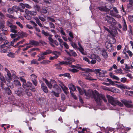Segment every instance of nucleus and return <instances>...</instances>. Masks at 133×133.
Wrapping results in <instances>:
<instances>
[{"mask_svg": "<svg viewBox=\"0 0 133 133\" xmlns=\"http://www.w3.org/2000/svg\"><path fill=\"white\" fill-rule=\"evenodd\" d=\"M78 83L79 85L82 87L84 88L86 87V85L82 81L79 80L78 81Z\"/></svg>", "mask_w": 133, "mask_h": 133, "instance_id": "obj_32", "label": "nucleus"}, {"mask_svg": "<svg viewBox=\"0 0 133 133\" xmlns=\"http://www.w3.org/2000/svg\"><path fill=\"white\" fill-rule=\"evenodd\" d=\"M97 99L99 102H96L99 105H101L102 99H103L105 102H107V99L104 95L101 94H99V93L97 97Z\"/></svg>", "mask_w": 133, "mask_h": 133, "instance_id": "obj_8", "label": "nucleus"}, {"mask_svg": "<svg viewBox=\"0 0 133 133\" xmlns=\"http://www.w3.org/2000/svg\"><path fill=\"white\" fill-rule=\"evenodd\" d=\"M95 71L96 72L97 75H99L101 77H104L105 73H106V71L102 70L101 69H95Z\"/></svg>", "mask_w": 133, "mask_h": 133, "instance_id": "obj_10", "label": "nucleus"}, {"mask_svg": "<svg viewBox=\"0 0 133 133\" xmlns=\"http://www.w3.org/2000/svg\"><path fill=\"white\" fill-rule=\"evenodd\" d=\"M61 87L64 93L67 94L68 92V88L64 85H62L61 86Z\"/></svg>", "mask_w": 133, "mask_h": 133, "instance_id": "obj_24", "label": "nucleus"}, {"mask_svg": "<svg viewBox=\"0 0 133 133\" xmlns=\"http://www.w3.org/2000/svg\"><path fill=\"white\" fill-rule=\"evenodd\" d=\"M107 98L109 102L112 105L115 106L117 105L120 107L123 106V103L128 108H132L133 106L132 105L129 104V103H131L132 101L130 100L127 101L125 99L121 100L122 103L118 100L116 98H114L112 96L109 95H107Z\"/></svg>", "mask_w": 133, "mask_h": 133, "instance_id": "obj_1", "label": "nucleus"}, {"mask_svg": "<svg viewBox=\"0 0 133 133\" xmlns=\"http://www.w3.org/2000/svg\"><path fill=\"white\" fill-rule=\"evenodd\" d=\"M13 12H17L19 9V8L16 5H15L12 7Z\"/></svg>", "mask_w": 133, "mask_h": 133, "instance_id": "obj_33", "label": "nucleus"}, {"mask_svg": "<svg viewBox=\"0 0 133 133\" xmlns=\"http://www.w3.org/2000/svg\"><path fill=\"white\" fill-rule=\"evenodd\" d=\"M6 24L7 26L10 28V26H13L12 23L9 20H8L6 22Z\"/></svg>", "mask_w": 133, "mask_h": 133, "instance_id": "obj_50", "label": "nucleus"}, {"mask_svg": "<svg viewBox=\"0 0 133 133\" xmlns=\"http://www.w3.org/2000/svg\"><path fill=\"white\" fill-rule=\"evenodd\" d=\"M68 87L70 90V93L71 92V91H75L76 90L75 86L72 84H69Z\"/></svg>", "mask_w": 133, "mask_h": 133, "instance_id": "obj_23", "label": "nucleus"}, {"mask_svg": "<svg viewBox=\"0 0 133 133\" xmlns=\"http://www.w3.org/2000/svg\"><path fill=\"white\" fill-rule=\"evenodd\" d=\"M51 52V50H47L45 51L44 52L42 53L45 56V55H46L50 54Z\"/></svg>", "mask_w": 133, "mask_h": 133, "instance_id": "obj_45", "label": "nucleus"}, {"mask_svg": "<svg viewBox=\"0 0 133 133\" xmlns=\"http://www.w3.org/2000/svg\"><path fill=\"white\" fill-rule=\"evenodd\" d=\"M23 91V89L22 88H20L18 90L15 91V93L18 96H22Z\"/></svg>", "mask_w": 133, "mask_h": 133, "instance_id": "obj_14", "label": "nucleus"}, {"mask_svg": "<svg viewBox=\"0 0 133 133\" xmlns=\"http://www.w3.org/2000/svg\"><path fill=\"white\" fill-rule=\"evenodd\" d=\"M24 11L26 14H30L32 16L36 15L37 14L36 11H29L28 10L26 9Z\"/></svg>", "mask_w": 133, "mask_h": 133, "instance_id": "obj_15", "label": "nucleus"}, {"mask_svg": "<svg viewBox=\"0 0 133 133\" xmlns=\"http://www.w3.org/2000/svg\"><path fill=\"white\" fill-rule=\"evenodd\" d=\"M91 57L92 58H95L98 62H99L101 61L100 57L97 56H96L95 54H92L91 55Z\"/></svg>", "mask_w": 133, "mask_h": 133, "instance_id": "obj_29", "label": "nucleus"}, {"mask_svg": "<svg viewBox=\"0 0 133 133\" xmlns=\"http://www.w3.org/2000/svg\"><path fill=\"white\" fill-rule=\"evenodd\" d=\"M26 15L25 16V18L29 20H30L31 19L32 17L30 15H29V14H26Z\"/></svg>", "mask_w": 133, "mask_h": 133, "instance_id": "obj_53", "label": "nucleus"}, {"mask_svg": "<svg viewBox=\"0 0 133 133\" xmlns=\"http://www.w3.org/2000/svg\"><path fill=\"white\" fill-rule=\"evenodd\" d=\"M39 50V49L38 48H31V49L29 50L28 51V53H31L32 51L36 50Z\"/></svg>", "mask_w": 133, "mask_h": 133, "instance_id": "obj_54", "label": "nucleus"}, {"mask_svg": "<svg viewBox=\"0 0 133 133\" xmlns=\"http://www.w3.org/2000/svg\"><path fill=\"white\" fill-rule=\"evenodd\" d=\"M43 80L49 88L51 89L52 87L55 91H57L58 92H60L61 89L55 81L51 80L49 82L45 78L43 79Z\"/></svg>", "mask_w": 133, "mask_h": 133, "instance_id": "obj_2", "label": "nucleus"}, {"mask_svg": "<svg viewBox=\"0 0 133 133\" xmlns=\"http://www.w3.org/2000/svg\"><path fill=\"white\" fill-rule=\"evenodd\" d=\"M41 87V89L43 90L44 92L46 93L48 92V89L47 87L44 83H42V84Z\"/></svg>", "mask_w": 133, "mask_h": 133, "instance_id": "obj_19", "label": "nucleus"}, {"mask_svg": "<svg viewBox=\"0 0 133 133\" xmlns=\"http://www.w3.org/2000/svg\"><path fill=\"white\" fill-rule=\"evenodd\" d=\"M25 41V40L24 39H23L22 40L18 42L14 46V47H16L18 46L19 45L23 44L24 42Z\"/></svg>", "mask_w": 133, "mask_h": 133, "instance_id": "obj_44", "label": "nucleus"}, {"mask_svg": "<svg viewBox=\"0 0 133 133\" xmlns=\"http://www.w3.org/2000/svg\"><path fill=\"white\" fill-rule=\"evenodd\" d=\"M17 27L15 25L10 26V31L11 32L14 33H18V31L17 30Z\"/></svg>", "mask_w": 133, "mask_h": 133, "instance_id": "obj_16", "label": "nucleus"}, {"mask_svg": "<svg viewBox=\"0 0 133 133\" xmlns=\"http://www.w3.org/2000/svg\"><path fill=\"white\" fill-rule=\"evenodd\" d=\"M64 59L66 61H74L75 60L74 59H72L69 57H64Z\"/></svg>", "mask_w": 133, "mask_h": 133, "instance_id": "obj_41", "label": "nucleus"}, {"mask_svg": "<svg viewBox=\"0 0 133 133\" xmlns=\"http://www.w3.org/2000/svg\"><path fill=\"white\" fill-rule=\"evenodd\" d=\"M37 60H36L35 59H34L32 60V61H31V64H38L39 63L37 62Z\"/></svg>", "mask_w": 133, "mask_h": 133, "instance_id": "obj_38", "label": "nucleus"}, {"mask_svg": "<svg viewBox=\"0 0 133 133\" xmlns=\"http://www.w3.org/2000/svg\"><path fill=\"white\" fill-rule=\"evenodd\" d=\"M5 91L6 93L8 95H10L11 93V91L10 89L8 88H4Z\"/></svg>", "mask_w": 133, "mask_h": 133, "instance_id": "obj_36", "label": "nucleus"}, {"mask_svg": "<svg viewBox=\"0 0 133 133\" xmlns=\"http://www.w3.org/2000/svg\"><path fill=\"white\" fill-rule=\"evenodd\" d=\"M85 95L89 97L94 98L96 102H98L97 99L98 93L96 91H94L89 89L87 91L84 90Z\"/></svg>", "mask_w": 133, "mask_h": 133, "instance_id": "obj_4", "label": "nucleus"}, {"mask_svg": "<svg viewBox=\"0 0 133 133\" xmlns=\"http://www.w3.org/2000/svg\"><path fill=\"white\" fill-rule=\"evenodd\" d=\"M32 47V46L30 45H27L26 46V47L25 48H24L22 50L23 51H26L28 50L29 48H31Z\"/></svg>", "mask_w": 133, "mask_h": 133, "instance_id": "obj_55", "label": "nucleus"}, {"mask_svg": "<svg viewBox=\"0 0 133 133\" xmlns=\"http://www.w3.org/2000/svg\"><path fill=\"white\" fill-rule=\"evenodd\" d=\"M19 79L23 82L22 87H24L25 86V83H26V80L25 79H24L21 77H19Z\"/></svg>", "mask_w": 133, "mask_h": 133, "instance_id": "obj_34", "label": "nucleus"}, {"mask_svg": "<svg viewBox=\"0 0 133 133\" xmlns=\"http://www.w3.org/2000/svg\"><path fill=\"white\" fill-rule=\"evenodd\" d=\"M7 55L10 57L11 58H14L15 56V54L14 53L11 52H10Z\"/></svg>", "mask_w": 133, "mask_h": 133, "instance_id": "obj_39", "label": "nucleus"}, {"mask_svg": "<svg viewBox=\"0 0 133 133\" xmlns=\"http://www.w3.org/2000/svg\"><path fill=\"white\" fill-rule=\"evenodd\" d=\"M41 12L42 13L44 14H46L47 13V10L44 8H43L41 10Z\"/></svg>", "mask_w": 133, "mask_h": 133, "instance_id": "obj_61", "label": "nucleus"}, {"mask_svg": "<svg viewBox=\"0 0 133 133\" xmlns=\"http://www.w3.org/2000/svg\"><path fill=\"white\" fill-rule=\"evenodd\" d=\"M50 62V61L49 60H44L40 62V64H46Z\"/></svg>", "mask_w": 133, "mask_h": 133, "instance_id": "obj_40", "label": "nucleus"}, {"mask_svg": "<svg viewBox=\"0 0 133 133\" xmlns=\"http://www.w3.org/2000/svg\"><path fill=\"white\" fill-rule=\"evenodd\" d=\"M107 81L109 82V83L110 85L111 84L113 85H114V82L112 81L111 79L108 78H107Z\"/></svg>", "mask_w": 133, "mask_h": 133, "instance_id": "obj_43", "label": "nucleus"}, {"mask_svg": "<svg viewBox=\"0 0 133 133\" xmlns=\"http://www.w3.org/2000/svg\"><path fill=\"white\" fill-rule=\"evenodd\" d=\"M29 44H30V45L35 46L38 45L39 43L38 41L32 40L30 41Z\"/></svg>", "mask_w": 133, "mask_h": 133, "instance_id": "obj_18", "label": "nucleus"}, {"mask_svg": "<svg viewBox=\"0 0 133 133\" xmlns=\"http://www.w3.org/2000/svg\"><path fill=\"white\" fill-rule=\"evenodd\" d=\"M7 76L6 77V81L10 82L12 80V77L11 74H8V75H7Z\"/></svg>", "mask_w": 133, "mask_h": 133, "instance_id": "obj_30", "label": "nucleus"}, {"mask_svg": "<svg viewBox=\"0 0 133 133\" xmlns=\"http://www.w3.org/2000/svg\"><path fill=\"white\" fill-rule=\"evenodd\" d=\"M105 19L108 23L112 25H115L116 23V21L112 17L107 16L105 17Z\"/></svg>", "mask_w": 133, "mask_h": 133, "instance_id": "obj_9", "label": "nucleus"}, {"mask_svg": "<svg viewBox=\"0 0 133 133\" xmlns=\"http://www.w3.org/2000/svg\"><path fill=\"white\" fill-rule=\"evenodd\" d=\"M31 77L30 78L31 79V81H33L36 80H37V78L36 76L34 74H32L30 75Z\"/></svg>", "mask_w": 133, "mask_h": 133, "instance_id": "obj_37", "label": "nucleus"}, {"mask_svg": "<svg viewBox=\"0 0 133 133\" xmlns=\"http://www.w3.org/2000/svg\"><path fill=\"white\" fill-rule=\"evenodd\" d=\"M24 90L25 92L28 96H29L32 95V94L29 91L30 90L29 88L26 89Z\"/></svg>", "mask_w": 133, "mask_h": 133, "instance_id": "obj_35", "label": "nucleus"}, {"mask_svg": "<svg viewBox=\"0 0 133 133\" xmlns=\"http://www.w3.org/2000/svg\"><path fill=\"white\" fill-rule=\"evenodd\" d=\"M5 22H0V36H3L6 35L8 33V29L6 28H4Z\"/></svg>", "mask_w": 133, "mask_h": 133, "instance_id": "obj_7", "label": "nucleus"}, {"mask_svg": "<svg viewBox=\"0 0 133 133\" xmlns=\"http://www.w3.org/2000/svg\"><path fill=\"white\" fill-rule=\"evenodd\" d=\"M10 44L7 40H5L4 44L1 46V52L2 53H8L10 52Z\"/></svg>", "mask_w": 133, "mask_h": 133, "instance_id": "obj_5", "label": "nucleus"}, {"mask_svg": "<svg viewBox=\"0 0 133 133\" xmlns=\"http://www.w3.org/2000/svg\"><path fill=\"white\" fill-rule=\"evenodd\" d=\"M116 85L118 88L121 89H130V88L123 84L121 83L120 84H116Z\"/></svg>", "mask_w": 133, "mask_h": 133, "instance_id": "obj_12", "label": "nucleus"}, {"mask_svg": "<svg viewBox=\"0 0 133 133\" xmlns=\"http://www.w3.org/2000/svg\"><path fill=\"white\" fill-rule=\"evenodd\" d=\"M127 26L126 24L125 21L124 19H123V25L122 30L124 31H127Z\"/></svg>", "mask_w": 133, "mask_h": 133, "instance_id": "obj_25", "label": "nucleus"}, {"mask_svg": "<svg viewBox=\"0 0 133 133\" xmlns=\"http://www.w3.org/2000/svg\"><path fill=\"white\" fill-rule=\"evenodd\" d=\"M60 66L59 63L55 64V66L56 67V68L59 69H62V68Z\"/></svg>", "mask_w": 133, "mask_h": 133, "instance_id": "obj_58", "label": "nucleus"}, {"mask_svg": "<svg viewBox=\"0 0 133 133\" xmlns=\"http://www.w3.org/2000/svg\"><path fill=\"white\" fill-rule=\"evenodd\" d=\"M25 33L22 32H18L17 34H16V33H14V34H10V36L12 38H14L16 37L18 35L21 37L25 36Z\"/></svg>", "mask_w": 133, "mask_h": 133, "instance_id": "obj_11", "label": "nucleus"}, {"mask_svg": "<svg viewBox=\"0 0 133 133\" xmlns=\"http://www.w3.org/2000/svg\"><path fill=\"white\" fill-rule=\"evenodd\" d=\"M49 25L51 28H55L54 24L52 22H50L49 23Z\"/></svg>", "mask_w": 133, "mask_h": 133, "instance_id": "obj_62", "label": "nucleus"}, {"mask_svg": "<svg viewBox=\"0 0 133 133\" xmlns=\"http://www.w3.org/2000/svg\"><path fill=\"white\" fill-rule=\"evenodd\" d=\"M0 79L3 82L5 83L6 82L5 80V79L4 77L1 74L0 72Z\"/></svg>", "mask_w": 133, "mask_h": 133, "instance_id": "obj_42", "label": "nucleus"}, {"mask_svg": "<svg viewBox=\"0 0 133 133\" xmlns=\"http://www.w3.org/2000/svg\"><path fill=\"white\" fill-rule=\"evenodd\" d=\"M71 45L75 49H77L78 47L76 44L72 42L71 43Z\"/></svg>", "mask_w": 133, "mask_h": 133, "instance_id": "obj_51", "label": "nucleus"}, {"mask_svg": "<svg viewBox=\"0 0 133 133\" xmlns=\"http://www.w3.org/2000/svg\"><path fill=\"white\" fill-rule=\"evenodd\" d=\"M80 70L85 71V72H83L81 73V75L83 77H84L86 79L89 80H95L94 79L91 77L90 76V74L89 72H88L87 71L88 70L85 68H80Z\"/></svg>", "mask_w": 133, "mask_h": 133, "instance_id": "obj_6", "label": "nucleus"}, {"mask_svg": "<svg viewBox=\"0 0 133 133\" xmlns=\"http://www.w3.org/2000/svg\"><path fill=\"white\" fill-rule=\"evenodd\" d=\"M69 51L66 50H65V51L69 56L75 57L77 56V55L76 53L75 52L73 51V50L70 49H69Z\"/></svg>", "mask_w": 133, "mask_h": 133, "instance_id": "obj_13", "label": "nucleus"}, {"mask_svg": "<svg viewBox=\"0 0 133 133\" xmlns=\"http://www.w3.org/2000/svg\"><path fill=\"white\" fill-rule=\"evenodd\" d=\"M105 45L106 48L109 49L108 50L109 51H111L113 50L112 47L111 43L108 42H106Z\"/></svg>", "mask_w": 133, "mask_h": 133, "instance_id": "obj_17", "label": "nucleus"}, {"mask_svg": "<svg viewBox=\"0 0 133 133\" xmlns=\"http://www.w3.org/2000/svg\"><path fill=\"white\" fill-rule=\"evenodd\" d=\"M104 29L107 31L110 34V35L112 36H114L115 35V34L113 32V31L112 30H110L106 26H103Z\"/></svg>", "mask_w": 133, "mask_h": 133, "instance_id": "obj_21", "label": "nucleus"}, {"mask_svg": "<svg viewBox=\"0 0 133 133\" xmlns=\"http://www.w3.org/2000/svg\"><path fill=\"white\" fill-rule=\"evenodd\" d=\"M102 55L105 58H107L108 57V54L106 50H103L102 51Z\"/></svg>", "mask_w": 133, "mask_h": 133, "instance_id": "obj_28", "label": "nucleus"}, {"mask_svg": "<svg viewBox=\"0 0 133 133\" xmlns=\"http://www.w3.org/2000/svg\"><path fill=\"white\" fill-rule=\"evenodd\" d=\"M42 32L43 34L45 36H48L49 35L48 32H45L44 30H42Z\"/></svg>", "mask_w": 133, "mask_h": 133, "instance_id": "obj_52", "label": "nucleus"}, {"mask_svg": "<svg viewBox=\"0 0 133 133\" xmlns=\"http://www.w3.org/2000/svg\"><path fill=\"white\" fill-rule=\"evenodd\" d=\"M71 62L70 61H63L62 62H59V64L60 66L63 65L64 64L67 65L71 64Z\"/></svg>", "mask_w": 133, "mask_h": 133, "instance_id": "obj_26", "label": "nucleus"}, {"mask_svg": "<svg viewBox=\"0 0 133 133\" xmlns=\"http://www.w3.org/2000/svg\"><path fill=\"white\" fill-rule=\"evenodd\" d=\"M81 52L83 55H85L86 53L85 52L84 49L83 48L78 49Z\"/></svg>", "mask_w": 133, "mask_h": 133, "instance_id": "obj_48", "label": "nucleus"}, {"mask_svg": "<svg viewBox=\"0 0 133 133\" xmlns=\"http://www.w3.org/2000/svg\"><path fill=\"white\" fill-rule=\"evenodd\" d=\"M77 90H78L79 94L81 95H82L84 93V91H82L80 87H79L77 86Z\"/></svg>", "mask_w": 133, "mask_h": 133, "instance_id": "obj_46", "label": "nucleus"}, {"mask_svg": "<svg viewBox=\"0 0 133 133\" xmlns=\"http://www.w3.org/2000/svg\"><path fill=\"white\" fill-rule=\"evenodd\" d=\"M3 36H0V44H1L4 41H5V39L4 37H3V38L2 37H3Z\"/></svg>", "mask_w": 133, "mask_h": 133, "instance_id": "obj_56", "label": "nucleus"}, {"mask_svg": "<svg viewBox=\"0 0 133 133\" xmlns=\"http://www.w3.org/2000/svg\"><path fill=\"white\" fill-rule=\"evenodd\" d=\"M33 7L35 8L36 10L37 11H39L40 9L39 6L36 4L34 5Z\"/></svg>", "mask_w": 133, "mask_h": 133, "instance_id": "obj_47", "label": "nucleus"}, {"mask_svg": "<svg viewBox=\"0 0 133 133\" xmlns=\"http://www.w3.org/2000/svg\"><path fill=\"white\" fill-rule=\"evenodd\" d=\"M69 35L71 38L73 39L74 38L72 33L71 31H69Z\"/></svg>", "mask_w": 133, "mask_h": 133, "instance_id": "obj_63", "label": "nucleus"}, {"mask_svg": "<svg viewBox=\"0 0 133 133\" xmlns=\"http://www.w3.org/2000/svg\"><path fill=\"white\" fill-rule=\"evenodd\" d=\"M129 4L127 5L128 8L131 9H132V6H133V0H129Z\"/></svg>", "mask_w": 133, "mask_h": 133, "instance_id": "obj_27", "label": "nucleus"}, {"mask_svg": "<svg viewBox=\"0 0 133 133\" xmlns=\"http://www.w3.org/2000/svg\"><path fill=\"white\" fill-rule=\"evenodd\" d=\"M7 11L9 14H13L14 12L12 8L8 9L7 10Z\"/></svg>", "mask_w": 133, "mask_h": 133, "instance_id": "obj_57", "label": "nucleus"}, {"mask_svg": "<svg viewBox=\"0 0 133 133\" xmlns=\"http://www.w3.org/2000/svg\"><path fill=\"white\" fill-rule=\"evenodd\" d=\"M25 86L23 87V88L24 89H28L29 88V87H31L32 84L31 83L29 82H28L26 83H25Z\"/></svg>", "mask_w": 133, "mask_h": 133, "instance_id": "obj_20", "label": "nucleus"}, {"mask_svg": "<svg viewBox=\"0 0 133 133\" xmlns=\"http://www.w3.org/2000/svg\"><path fill=\"white\" fill-rule=\"evenodd\" d=\"M122 70L121 69H119L115 70V72L117 73L121 74L122 73Z\"/></svg>", "mask_w": 133, "mask_h": 133, "instance_id": "obj_64", "label": "nucleus"}, {"mask_svg": "<svg viewBox=\"0 0 133 133\" xmlns=\"http://www.w3.org/2000/svg\"><path fill=\"white\" fill-rule=\"evenodd\" d=\"M97 9L101 11H106L107 10V9L110 10V14L112 16H114L115 13L118 14V11L116 7H114L112 9L111 6L110 7L107 8L105 4L103 6L98 7Z\"/></svg>", "mask_w": 133, "mask_h": 133, "instance_id": "obj_3", "label": "nucleus"}, {"mask_svg": "<svg viewBox=\"0 0 133 133\" xmlns=\"http://www.w3.org/2000/svg\"><path fill=\"white\" fill-rule=\"evenodd\" d=\"M132 91L127 90L125 92V94L128 96H131V95L132 94Z\"/></svg>", "mask_w": 133, "mask_h": 133, "instance_id": "obj_49", "label": "nucleus"}, {"mask_svg": "<svg viewBox=\"0 0 133 133\" xmlns=\"http://www.w3.org/2000/svg\"><path fill=\"white\" fill-rule=\"evenodd\" d=\"M37 56L38 57V61H40L44 59L45 57V56L43 53H41V54Z\"/></svg>", "mask_w": 133, "mask_h": 133, "instance_id": "obj_22", "label": "nucleus"}, {"mask_svg": "<svg viewBox=\"0 0 133 133\" xmlns=\"http://www.w3.org/2000/svg\"><path fill=\"white\" fill-rule=\"evenodd\" d=\"M63 76L67 77L69 78L71 77L70 74L68 73L64 74Z\"/></svg>", "mask_w": 133, "mask_h": 133, "instance_id": "obj_60", "label": "nucleus"}, {"mask_svg": "<svg viewBox=\"0 0 133 133\" xmlns=\"http://www.w3.org/2000/svg\"><path fill=\"white\" fill-rule=\"evenodd\" d=\"M14 84L16 86H21V85L20 82L18 80H15L14 81Z\"/></svg>", "mask_w": 133, "mask_h": 133, "instance_id": "obj_31", "label": "nucleus"}, {"mask_svg": "<svg viewBox=\"0 0 133 133\" xmlns=\"http://www.w3.org/2000/svg\"><path fill=\"white\" fill-rule=\"evenodd\" d=\"M16 24L19 26L21 28H23V26L22 24L19 22H16Z\"/></svg>", "mask_w": 133, "mask_h": 133, "instance_id": "obj_59", "label": "nucleus"}]
</instances>
